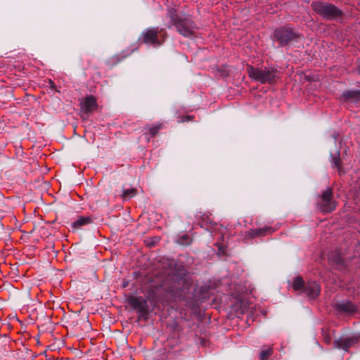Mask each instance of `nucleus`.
<instances>
[{
	"label": "nucleus",
	"mask_w": 360,
	"mask_h": 360,
	"mask_svg": "<svg viewBox=\"0 0 360 360\" xmlns=\"http://www.w3.org/2000/svg\"><path fill=\"white\" fill-rule=\"evenodd\" d=\"M167 16L171 22L167 25V27L169 28L172 25L175 26L179 34L186 37H190L195 34L196 26L191 19L179 17L174 8L168 10Z\"/></svg>",
	"instance_id": "obj_1"
},
{
	"label": "nucleus",
	"mask_w": 360,
	"mask_h": 360,
	"mask_svg": "<svg viewBox=\"0 0 360 360\" xmlns=\"http://www.w3.org/2000/svg\"><path fill=\"white\" fill-rule=\"evenodd\" d=\"M92 222V219L90 217H81L73 223L72 226L75 228H80L83 226L90 224Z\"/></svg>",
	"instance_id": "obj_13"
},
{
	"label": "nucleus",
	"mask_w": 360,
	"mask_h": 360,
	"mask_svg": "<svg viewBox=\"0 0 360 360\" xmlns=\"http://www.w3.org/2000/svg\"><path fill=\"white\" fill-rule=\"evenodd\" d=\"M143 41L146 44L153 45H160V43L158 39V30L156 28H149L142 32Z\"/></svg>",
	"instance_id": "obj_6"
},
{
	"label": "nucleus",
	"mask_w": 360,
	"mask_h": 360,
	"mask_svg": "<svg viewBox=\"0 0 360 360\" xmlns=\"http://www.w3.org/2000/svg\"><path fill=\"white\" fill-rule=\"evenodd\" d=\"M314 10L326 18L333 19L341 15V11L337 7L329 4L316 3Z\"/></svg>",
	"instance_id": "obj_4"
},
{
	"label": "nucleus",
	"mask_w": 360,
	"mask_h": 360,
	"mask_svg": "<svg viewBox=\"0 0 360 360\" xmlns=\"http://www.w3.org/2000/svg\"><path fill=\"white\" fill-rule=\"evenodd\" d=\"M162 124H158L155 126L148 127L147 129L149 131V134L152 136H154L158 131L162 128Z\"/></svg>",
	"instance_id": "obj_19"
},
{
	"label": "nucleus",
	"mask_w": 360,
	"mask_h": 360,
	"mask_svg": "<svg viewBox=\"0 0 360 360\" xmlns=\"http://www.w3.org/2000/svg\"><path fill=\"white\" fill-rule=\"evenodd\" d=\"M354 342V340L349 337H340L335 341V344L337 347L342 348L345 351L347 350V349L350 347Z\"/></svg>",
	"instance_id": "obj_9"
},
{
	"label": "nucleus",
	"mask_w": 360,
	"mask_h": 360,
	"mask_svg": "<svg viewBox=\"0 0 360 360\" xmlns=\"http://www.w3.org/2000/svg\"><path fill=\"white\" fill-rule=\"evenodd\" d=\"M136 194V191L134 188H129L123 191L122 197L124 200H128Z\"/></svg>",
	"instance_id": "obj_16"
},
{
	"label": "nucleus",
	"mask_w": 360,
	"mask_h": 360,
	"mask_svg": "<svg viewBox=\"0 0 360 360\" xmlns=\"http://www.w3.org/2000/svg\"><path fill=\"white\" fill-rule=\"evenodd\" d=\"M304 286V281L300 277H297L293 282L292 288L295 290L301 289Z\"/></svg>",
	"instance_id": "obj_18"
},
{
	"label": "nucleus",
	"mask_w": 360,
	"mask_h": 360,
	"mask_svg": "<svg viewBox=\"0 0 360 360\" xmlns=\"http://www.w3.org/2000/svg\"><path fill=\"white\" fill-rule=\"evenodd\" d=\"M341 160L339 156V153L332 157L333 167L337 168L339 172H341Z\"/></svg>",
	"instance_id": "obj_17"
},
{
	"label": "nucleus",
	"mask_w": 360,
	"mask_h": 360,
	"mask_svg": "<svg viewBox=\"0 0 360 360\" xmlns=\"http://www.w3.org/2000/svg\"><path fill=\"white\" fill-rule=\"evenodd\" d=\"M273 353V349L269 347H264L259 353L260 360H266Z\"/></svg>",
	"instance_id": "obj_15"
},
{
	"label": "nucleus",
	"mask_w": 360,
	"mask_h": 360,
	"mask_svg": "<svg viewBox=\"0 0 360 360\" xmlns=\"http://www.w3.org/2000/svg\"><path fill=\"white\" fill-rule=\"evenodd\" d=\"M346 98H356L360 96V92L358 91H348L343 94Z\"/></svg>",
	"instance_id": "obj_20"
},
{
	"label": "nucleus",
	"mask_w": 360,
	"mask_h": 360,
	"mask_svg": "<svg viewBox=\"0 0 360 360\" xmlns=\"http://www.w3.org/2000/svg\"><path fill=\"white\" fill-rule=\"evenodd\" d=\"M183 244H187L188 243V242H184V243H182Z\"/></svg>",
	"instance_id": "obj_21"
},
{
	"label": "nucleus",
	"mask_w": 360,
	"mask_h": 360,
	"mask_svg": "<svg viewBox=\"0 0 360 360\" xmlns=\"http://www.w3.org/2000/svg\"><path fill=\"white\" fill-rule=\"evenodd\" d=\"M305 292L311 298H315L320 292V288L316 282L309 283L305 288Z\"/></svg>",
	"instance_id": "obj_10"
},
{
	"label": "nucleus",
	"mask_w": 360,
	"mask_h": 360,
	"mask_svg": "<svg viewBox=\"0 0 360 360\" xmlns=\"http://www.w3.org/2000/svg\"><path fill=\"white\" fill-rule=\"evenodd\" d=\"M332 191L330 188L325 190L318 202L319 210L323 212H330L335 208V202L332 200Z\"/></svg>",
	"instance_id": "obj_5"
},
{
	"label": "nucleus",
	"mask_w": 360,
	"mask_h": 360,
	"mask_svg": "<svg viewBox=\"0 0 360 360\" xmlns=\"http://www.w3.org/2000/svg\"><path fill=\"white\" fill-rule=\"evenodd\" d=\"M271 229L270 227H266V228H262V229H251L246 232V235L251 238H254L256 236H264L267 233H271Z\"/></svg>",
	"instance_id": "obj_12"
},
{
	"label": "nucleus",
	"mask_w": 360,
	"mask_h": 360,
	"mask_svg": "<svg viewBox=\"0 0 360 360\" xmlns=\"http://www.w3.org/2000/svg\"><path fill=\"white\" fill-rule=\"evenodd\" d=\"M336 308L339 311L352 313L355 311V306L350 302H340L336 304Z\"/></svg>",
	"instance_id": "obj_11"
},
{
	"label": "nucleus",
	"mask_w": 360,
	"mask_h": 360,
	"mask_svg": "<svg viewBox=\"0 0 360 360\" xmlns=\"http://www.w3.org/2000/svg\"><path fill=\"white\" fill-rule=\"evenodd\" d=\"M248 70L251 78L261 83H271L278 77V72L274 68H255L250 67Z\"/></svg>",
	"instance_id": "obj_2"
},
{
	"label": "nucleus",
	"mask_w": 360,
	"mask_h": 360,
	"mask_svg": "<svg viewBox=\"0 0 360 360\" xmlns=\"http://www.w3.org/2000/svg\"><path fill=\"white\" fill-rule=\"evenodd\" d=\"M128 302L133 309L139 311L143 312L146 311V301L142 297H130L128 299Z\"/></svg>",
	"instance_id": "obj_7"
},
{
	"label": "nucleus",
	"mask_w": 360,
	"mask_h": 360,
	"mask_svg": "<svg viewBox=\"0 0 360 360\" xmlns=\"http://www.w3.org/2000/svg\"><path fill=\"white\" fill-rule=\"evenodd\" d=\"M298 37L299 35L295 33L291 28L285 27L275 30L273 40L278 41L281 46H285Z\"/></svg>",
	"instance_id": "obj_3"
},
{
	"label": "nucleus",
	"mask_w": 360,
	"mask_h": 360,
	"mask_svg": "<svg viewBox=\"0 0 360 360\" xmlns=\"http://www.w3.org/2000/svg\"><path fill=\"white\" fill-rule=\"evenodd\" d=\"M187 285L188 283L186 280L183 277H181L179 278H176L172 288H174V290L183 291L186 288H187Z\"/></svg>",
	"instance_id": "obj_14"
},
{
	"label": "nucleus",
	"mask_w": 360,
	"mask_h": 360,
	"mask_svg": "<svg viewBox=\"0 0 360 360\" xmlns=\"http://www.w3.org/2000/svg\"><path fill=\"white\" fill-rule=\"evenodd\" d=\"M96 106V99L92 96L86 97L81 102V110L86 113L94 110Z\"/></svg>",
	"instance_id": "obj_8"
}]
</instances>
